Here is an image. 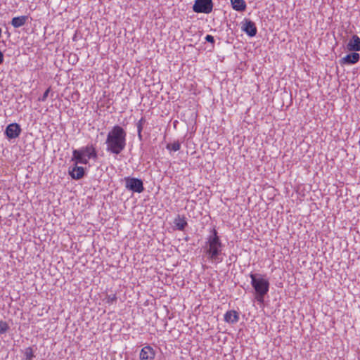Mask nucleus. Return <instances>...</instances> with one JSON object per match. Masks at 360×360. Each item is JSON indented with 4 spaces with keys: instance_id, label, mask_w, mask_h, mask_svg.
<instances>
[{
    "instance_id": "nucleus-1",
    "label": "nucleus",
    "mask_w": 360,
    "mask_h": 360,
    "mask_svg": "<svg viewBox=\"0 0 360 360\" xmlns=\"http://www.w3.org/2000/svg\"><path fill=\"white\" fill-rule=\"evenodd\" d=\"M210 233L202 246L203 252L209 262L217 265L224 260L225 256L224 253V245L215 229H211Z\"/></svg>"
},
{
    "instance_id": "nucleus-2",
    "label": "nucleus",
    "mask_w": 360,
    "mask_h": 360,
    "mask_svg": "<svg viewBox=\"0 0 360 360\" xmlns=\"http://www.w3.org/2000/svg\"><path fill=\"white\" fill-rule=\"evenodd\" d=\"M107 152L119 155L127 145V132L120 125H115L108 131L105 142Z\"/></svg>"
},
{
    "instance_id": "nucleus-3",
    "label": "nucleus",
    "mask_w": 360,
    "mask_h": 360,
    "mask_svg": "<svg viewBox=\"0 0 360 360\" xmlns=\"http://www.w3.org/2000/svg\"><path fill=\"white\" fill-rule=\"evenodd\" d=\"M251 285L255 291V298L259 302H263L264 296L269 290V281L264 276L250 274Z\"/></svg>"
},
{
    "instance_id": "nucleus-4",
    "label": "nucleus",
    "mask_w": 360,
    "mask_h": 360,
    "mask_svg": "<svg viewBox=\"0 0 360 360\" xmlns=\"http://www.w3.org/2000/svg\"><path fill=\"white\" fill-rule=\"evenodd\" d=\"M90 159H97V153L92 144L75 149L72 151V160L75 161V164L86 165Z\"/></svg>"
},
{
    "instance_id": "nucleus-5",
    "label": "nucleus",
    "mask_w": 360,
    "mask_h": 360,
    "mask_svg": "<svg viewBox=\"0 0 360 360\" xmlns=\"http://www.w3.org/2000/svg\"><path fill=\"white\" fill-rule=\"evenodd\" d=\"M125 188L134 193H142L144 191L143 183L141 179L127 176L124 178Z\"/></svg>"
},
{
    "instance_id": "nucleus-6",
    "label": "nucleus",
    "mask_w": 360,
    "mask_h": 360,
    "mask_svg": "<svg viewBox=\"0 0 360 360\" xmlns=\"http://www.w3.org/2000/svg\"><path fill=\"white\" fill-rule=\"evenodd\" d=\"M213 9L212 0H195L193 11L198 13H210Z\"/></svg>"
},
{
    "instance_id": "nucleus-7",
    "label": "nucleus",
    "mask_w": 360,
    "mask_h": 360,
    "mask_svg": "<svg viewBox=\"0 0 360 360\" xmlns=\"http://www.w3.org/2000/svg\"><path fill=\"white\" fill-rule=\"evenodd\" d=\"M241 30L250 37H253L257 34V29L254 22L248 19H244L241 22Z\"/></svg>"
},
{
    "instance_id": "nucleus-8",
    "label": "nucleus",
    "mask_w": 360,
    "mask_h": 360,
    "mask_svg": "<svg viewBox=\"0 0 360 360\" xmlns=\"http://www.w3.org/2000/svg\"><path fill=\"white\" fill-rule=\"evenodd\" d=\"M21 133L20 126L17 123L8 124L5 129V134L8 139H15Z\"/></svg>"
},
{
    "instance_id": "nucleus-9",
    "label": "nucleus",
    "mask_w": 360,
    "mask_h": 360,
    "mask_svg": "<svg viewBox=\"0 0 360 360\" xmlns=\"http://www.w3.org/2000/svg\"><path fill=\"white\" fill-rule=\"evenodd\" d=\"M155 356V350L150 345L143 347L139 354L140 360H153Z\"/></svg>"
},
{
    "instance_id": "nucleus-10",
    "label": "nucleus",
    "mask_w": 360,
    "mask_h": 360,
    "mask_svg": "<svg viewBox=\"0 0 360 360\" xmlns=\"http://www.w3.org/2000/svg\"><path fill=\"white\" fill-rule=\"evenodd\" d=\"M359 59V53L354 51L353 53H349L346 55L345 57L342 58L340 60V63L341 65H353L358 63Z\"/></svg>"
},
{
    "instance_id": "nucleus-11",
    "label": "nucleus",
    "mask_w": 360,
    "mask_h": 360,
    "mask_svg": "<svg viewBox=\"0 0 360 360\" xmlns=\"http://www.w3.org/2000/svg\"><path fill=\"white\" fill-rule=\"evenodd\" d=\"M350 51H360V37L356 34L353 35L347 45Z\"/></svg>"
},
{
    "instance_id": "nucleus-12",
    "label": "nucleus",
    "mask_w": 360,
    "mask_h": 360,
    "mask_svg": "<svg viewBox=\"0 0 360 360\" xmlns=\"http://www.w3.org/2000/svg\"><path fill=\"white\" fill-rule=\"evenodd\" d=\"M85 174L84 168L83 167L77 166V165L69 170V174L72 179L79 180L82 179Z\"/></svg>"
},
{
    "instance_id": "nucleus-13",
    "label": "nucleus",
    "mask_w": 360,
    "mask_h": 360,
    "mask_svg": "<svg viewBox=\"0 0 360 360\" xmlns=\"http://www.w3.org/2000/svg\"><path fill=\"white\" fill-rule=\"evenodd\" d=\"M239 320V315L235 310H230L224 314V321L229 323H236Z\"/></svg>"
},
{
    "instance_id": "nucleus-14",
    "label": "nucleus",
    "mask_w": 360,
    "mask_h": 360,
    "mask_svg": "<svg viewBox=\"0 0 360 360\" xmlns=\"http://www.w3.org/2000/svg\"><path fill=\"white\" fill-rule=\"evenodd\" d=\"M174 226L177 230L183 231L188 225L186 218L178 215L174 220Z\"/></svg>"
},
{
    "instance_id": "nucleus-15",
    "label": "nucleus",
    "mask_w": 360,
    "mask_h": 360,
    "mask_svg": "<svg viewBox=\"0 0 360 360\" xmlns=\"http://www.w3.org/2000/svg\"><path fill=\"white\" fill-rule=\"evenodd\" d=\"M27 20V16L26 15H21L18 17L13 18L11 20V25L15 28H18L22 26H23Z\"/></svg>"
},
{
    "instance_id": "nucleus-16",
    "label": "nucleus",
    "mask_w": 360,
    "mask_h": 360,
    "mask_svg": "<svg viewBox=\"0 0 360 360\" xmlns=\"http://www.w3.org/2000/svg\"><path fill=\"white\" fill-rule=\"evenodd\" d=\"M232 8L236 11H244L246 8V3L244 0H230Z\"/></svg>"
},
{
    "instance_id": "nucleus-17",
    "label": "nucleus",
    "mask_w": 360,
    "mask_h": 360,
    "mask_svg": "<svg viewBox=\"0 0 360 360\" xmlns=\"http://www.w3.org/2000/svg\"><path fill=\"white\" fill-rule=\"evenodd\" d=\"M166 148L168 150L176 152L180 150L181 143H179V141H174L173 143H168L166 146Z\"/></svg>"
},
{
    "instance_id": "nucleus-18",
    "label": "nucleus",
    "mask_w": 360,
    "mask_h": 360,
    "mask_svg": "<svg viewBox=\"0 0 360 360\" xmlns=\"http://www.w3.org/2000/svg\"><path fill=\"white\" fill-rule=\"evenodd\" d=\"M10 329L8 323L3 320H0V336L6 334Z\"/></svg>"
},
{
    "instance_id": "nucleus-19",
    "label": "nucleus",
    "mask_w": 360,
    "mask_h": 360,
    "mask_svg": "<svg viewBox=\"0 0 360 360\" xmlns=\"http://www.w3.org/2000/svg\"><path fill=\"white\" fill-rule=\"evenodd\" d=\"M25 357L26 360H32L34 357L33 349L32 347H27L25 351Z\"/></svg>"
},
{
    "instance_id": "nucleus-20",
    "label": "nucleus",
    "mask_w": 360,
    "mask_h": 360,
    "mask_svg": "<svg viewBox=\"0 0 360 360\" xmlns=\"http://www.w3.org/2000/svg\"><path fill=\"white\" fill-rule=\"evenodd\" d=\"M117 300V297L115 294H109L105 297V302L112 304L115 302Z\"/></svg>"
},
{
    "instance_id": "nucleus-21",
    "label": "nucleus",
    "mask_w": 360,
    "mask_h": 360,
    "mask_svg": "<svg viewBox=\"0 0 360 360\" xmlns=\"http://www.w3.org/2000/svg\"><path fill=\"white\" fill-rule=\"evenodd\" d=\"M50 91H51V88L49 87V88H48V89L44 91V93L43 94V95H42L41 97H39V98H38V101H41V102H44V101L47 99V98H48V96H49V94Z\"/></svg>"
},
{
    "instance_id": "nucleus-22",
    "label": "nucleus",
    "mask_w": 360,
    "mask_h": 360,
    "mask_svg": "<svg viewBox=\"0 0 360 360\" xmlns=\"http://www.w3.org/2000/svg\"><path fill=\"white\" fill-rule=\"evenodd\" d=\"M146 123V119L144 117H141L139 122L136 123L137 131H142L143 124Z\"/></svg>"
},
{
    "instance_id": "nucleus-23",
    "label": "nucleus",
    "mask_w": 360,
    "mask_h": 360,
    "mask_svg": "<svg viewBox=\"0 0 360 360\" xmlns=\"http://www.w3.org/2000/svg\"><path fill=\"white\" fill-rule=\"evenodd\" d=\"M205 40L207 41H208V42H210V43H214V37L212 35H210V34L206 35Z\"/></svg>"
},
{
    "instance_id": "nucleus-24",
    "label": "nucleus",
    "mask_w": 360,
    "mask_h": 360,
    "mask_svg": "<svg viewBox=\"0 0 360 360\" xmlns=\"http://www.w3.org/2000/svg\"><path fill=\"white\" fill-rule=\"evenodd\" d=\"M4 54L3 53L0 51V65L4 62Z\"/></svg>"
},
{
    "instance_id": "nucleus-25",
    "label": "nucleus",
    "mask_w": 360,
    "mask_h": 360,
    "mask_svg": "<svg viewBox=\"0 0 360 360\" xmlns=\"http://www.w3.org/2000/svg\"><path fill=\"white\" fill-rule=\"evenodd\" d=\"M142 131H137L138 137L140 141L142 140Z\"/></svg>"
}]
</instances>
